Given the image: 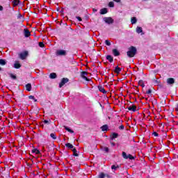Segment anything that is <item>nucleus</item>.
I'll return each mask as SVG.
<instances>
[{
  "instance_id": "c756f323",
  "label": "nucleus",
  "mask_w": 178,
  "mask_h": 178,
  "mask_svg": "<svg viewBox=\"0 0 178 178\" xmlns=\"http://www.w3.org/2000/svg\"><path fill=\"white\" fill-rule=\"evenodd\" d=\"M108 6H109V8H114V6H115V3H113V1H110V2L108 3Z\"/></svg>"
},
{
  "instance_id": "ddd939ff",
  "label": "nucleus",
  "mask_w": 178,
  "mask_h": 178,
  "mask_svg": "<svg viewBox=\"0 0 178 178\" xmlns=\"http://www.w3.org/2000/svg\"><path fill=\"white\" fill-rule=\"evenodd\" d=\"M131 24H136L137 23V18L136 17H133L131 18Z\"/></svg>"
},
{
  "instance_id": "72a5a7b5",
  "label": "nucleus",
  "mask_w": 178,
  "mask_h": 178,
  "mask_svg": "<svg viewBox=\"0 0 178 178\" xmlns=\"http://www.w3.org/2000/svg\"><path fill=\"white\" fill-rule=\"evenodd\" d=\"M43 123H44V124H51V120H44L43 121Z\"/></svg>"
},
{
  "instance_id": "f8f14e48",
  "label": "nucleus",
  "mask_w": 178,
  "mask_h": 178,
  "mask_svg": "<svg viewBox=\"0 0 178 178\" xmlns=\"http://www.w3.org/2000/svg\"><path fill=\"white\" fill-rule=\"evenodd\" d=\"M14 67L15 69H20V67H22V65H20L19 62L16 61L15 63L14 64Z\"/></svg>"
},
{
  "instance_id": "1a4fd4ad",
  "label": "nucleus",
  "mask_w": 178,
  "mask_h": 178,
  "mask_svg": "<svg viewBox=\"0 0 178 178\" xmlns=\"http://www.w3.org/2000/svg\"><path fill=\"white\" fill-rule=\"evenodd\" d=\"M167 83L170 86H172V84H175V79L173 78H168L167 79Z\"/></svg>"
},
{
  "instance_id": "ea45409f",
  "label": "nucleus",
  "mask_w": 178,
  "mask_h": 178,
  "mask_svg": "<svg viewBox=\"0 0 178 178\" xmlns=\"http://www.w3.org/2000/svg\"><path fill=\"white\" fill-rule=\"evenodd\" d=\"M118 168H119V166H116V165H113L111 166V169H112V170H116L118 169Z\"/></svg>"
},
{
  "instance_id": "a878e982",
  "label": "nucleus",
  "mask_w": 178,
  "mask_h": 178,
  "mask_svg": "<svg viewBox=\"0 0 178 178\" xmlns=\"http://www.w3.org/2000/svg\"><path fill=\"white\" fill-rule=\"evenodd\" d=\"M50 79H55L56 77V73L52 72L49 75Z\"/></svg>"
},
{
  "instance_id": "dca6fc26",
  "label": "nucleus",
  "mask_w": 178,
  "mask_h": 178,
  "mask_svg": "<svg viewBox=\"0 0 178 178\" xmlns=\"http://www.w3.org/2000/svg\"><path fill=\"white\" fill-rule=\"evenodd\" d=\"M106 59H107V60L110 61L111 63H112V62H113V57H112V56H111V55L106 56Z\"/></svg>"
},
{
  "instance_id": "412c9836",
  "label": "nucleus",
  "mask_w": 178,
  "mask_h": 178,
  "mask_svg": "<svg viewBox=\"0 0 178 178\" xmlns=\"http://www.w3.org/2000/svg\"><path fill=\"white\" fill-rule=\"evenodd\" d=\"M99 90L100 92H103V94H106V90L102 86L99 87Z\"/></svg>"
},
{
  "instance_id": "f3484780",
  "label": "nucleus",
  "mask_w": 178,
  "mask_h": 178,
  "mask_svg": "<svg viewBox=\"0 0 178 178\" xmlns=\"http://www.w3.org/2000/svg\"><path fill=\"white\" fill-rule=\"evenodd\" d=\"M136 33H138V34H140V33H143V28L140 27V26H137Z\"/></svg>"
},
{
  "instance_id": "473e14b6",
  "label": "nucleus",
  "mask_w": 178,
  "mask_h": 178,
  "mask_svg": "<svg viewBox=\"0 0 178 178\" xmlns=\"http://www.w3.org/2000/svg\"><path fill=\"white\" fill-rule=\"evenodd\" d=\"M29 99H33L35 102H37V99H35V97H34V96H33V95L29 96Z\"/></svg>"
},
{
  "instance_id": "3c124183",
  "label": "nucleus",
  "mask_w": 178,
  "mask_h": 178,
  "mask_svg": "<svg viewBox=\"0 0 178 178\" xmlns=\"http://www.w3.org/2000/svg\"><path fill=\"white\" fill-rule=\"evenodd\" d=\"M176 111H178V104H177V106L176 108Z\"/></svg>"
},
{
  "instance_id": "de8ad7c7",
  "label": "nucleus",
  "mask_w": 178,
  "mask_h": 178,
  "mask_svg": "<svg viewBox=\"0 0 178 178\" xmlns=\"http://www.w3.org/2000/svg\"><path fill=\"white\" fill-rule=\"evenodd\" d=\"M3 10V7L2 6H0V11Z\"/></svg>"
},
{
  "instance_id": "9d476101",
  "label": "nucleus",
  "mask_w": 178,
  "mask_h": 178,
  "mask_svg": "<svg viewBox=\"0 0 178 178\" xmlns=\"http://www.w3.org/2000/svg\"><path fill=\"white\" fill-rule=\"evenodd\" d=\"M108 13V9L107 8H102L100 10V15H106Z\"/></svg>"
},
{
  "instance_id": "a18cd8bd",
  "label": "nucleus",
  "mask_w": 178,
  "mask_h": 178,
  "mask_svg": "<svg viewBox=\"0 0 178 178\" xmlns=\"http://www.w3.org/2000/svg\"><path fill=\"white\" fill-rule=\"evenodd\" d=\"M76 19L79 20V22H81V20H83L80 17H76Z\"/></svg>"
},
{
  "instance_id": "393cba45",
  "label": "nucleus",
  "mask_w": 178,
  "mask_h": 178,
  "mask_svg": "<svg viewBox=\"0 0 178 178\" xmlns=\"http://www.w3.org/2000/svg\"><path fill=\"white\" fill-rule=\"evenodd\" d=\"M138 86L143 88L145 87V85L144 84V81H143V80H140L138 81Z\"/></svg>"
},
{
  "instance_id": "f257e3e1",
  "label": "nucleus",
  "mask_w": 178,
  "mask_h": 178,
  "mask_svg": "<svg viewBox=\"0 0 178 178\" xmlns=\"http://www.w3.org/2000/svg\"><path fill=\"white\" fill-rule=\"evenodd\" d=\"M137 54V49L133 46L129 47V51L127 53L129 58H134V56Z\"/></svg>"
},
{
  "instance_id": "8fccbe9b",
  "label": "nucleus",
  "mask_w": 178,
  "mask_h": 178,
  "mask_svg": "<svg viewBox=\"0 0 178 178\" xmlns=\"http://www.w3.org/2000/svg\"><path fill=\"white\" fill-rule=\"evenodd\" d=\"M93 12H94V13L97 12V9L93 8Z\"/></svg>"
},
{
  "instance_id": "58836bf2",
  "label": "nucleus",
  "mask_w": 178,
  "mask_h": 178,
  "mask_svg": "<svg viewBox=\"0 0 178 178\" xmlns=\"http://www.w3.org/2000/svg\"><path fill=\"white\" fill-rule=\"evenodd\" d=\"M103 151H104L105 152H109V148H108L107 147H104L103 148Z\"/></svg>"
},
{
  "instance_id": "b1692460",
  "label": "nucleus",
  "mask_w": 178,
  "mask_h": 178,
  "mask_svg": "<svg viewBox=\"0 0 178 178\" xmlns=\"http://www.w3.org/2000/svg\"><path fill=\"white\" fill-rule=\"evenodd\" d=\"M0 65H1V66H5V65H6V60L3 59H0Z\"/></svg>"
},
{
  "instance_id": "09e8293b",
  "label": "nucleus",
  "mask_w": 178,
  "mask_h": 178,
  "mask_svg": "<svg viewBox=\"0 0 178 178\" xmlns=\"http://www.w3.org/2000/svg\"><path fill=\"white\" fill-rule=\"evenodd\" d=\"M115 2H118V3H119V2H120V0H113Z\"/></svg>"
},
{
  "instance_id": "0eeeda50",
  "label": "nucleus",
  "mask_w": 178,
  "mask_h": 178,
  "mask_svg": "<svg viewBox=\"0 0 178 178\" xmlns=\"http://www.w3.org/2000/svg\"><path fill=\"white\" fill-rule=\"evenodd\" d=\"M24 37H26V38L31 35V33L30 32V31H29V29H26L24 30Z\"/></svg>"
},
{
  "instance_id": "2f4dec72",
  "label": "nucleus",
  "mask_w": 178,
  "mask_h": 178,
  "mask_svg": "<svg viewBox=\"0 0 178 178\" xmlns=\"http://www.w3.org/2000/svg\"><path fill=\"white\" fill-rule=\"evenodd\" d=\"M50 137H51V138H53V140H56V135L55 134H54V133H51V134H50Z\"/></svg>"
},
{
  "instance_id": "20e7f679",
  "label": "nucleus",
  "mask_w": 178,
  "mask_h": 178,
  "mask_svg": "<svg viewBox=\"0 0 178 178\" xmlns=\"http://www.w3.org/2000/svg\"><path fill=\"white\" fill-rule=\"evenodd\" d=\"M27 56H29L28 51H24V52H22L19 54V57L22 59V60H24Z\"/></svg>"
},
{
  "instance_id": "9b49d317",
  "label": "nucleus",
  "mask_w": 178,
  "mask_h": 178,
  "mask_svg": "<svg viewBox=\"0 0 178 178\" xmlns=\"http://www.w3.org/2000/svg\"><path fill=\"white\" fill-rule=\"evenodd\" d=\"M113 54L114 56H119V55H120V53L116 49H113Z\"/></svg>"
},
{
  "instance_id": "f704fd0d",
  "label": "nucleus",
  "mask_w": 178,
  "mask_h": 178,
  "mask_svg": "<svg viewBox=\"0 0 178 178\" xmlns=\"http://www.w3.org/2000/svg\"><path fill=\"white\" fill-rule=\"evenodd\" d=\"M98 178H105V174H104V172H102L99 175V177Z\"/></svg>"
},
{
  "instance_id": "6e6552de",
  "label": "nucleus",
  "mask_w": 178,
  "mask_h": 178,
  "mask_svg": "<svg viewBox=\"0 0 178 178\" xmlns=\"http://www.w3.org/2000/svg\"><path fill=\"white\" fill-rule=\"evenodd\" d=\"M128 110L131 112H136V111H137V106L136 105L129 106Z\"/></svg>"
},
{
  "instance_id": "aec40b11",
  "label": "nucleus",
  "mask_w": 178,
  "mask_h": 178,
  "mask_svg": "<svg viewBox=\"0 0 178 178\" xmlns=\"http://www.w3.org/2000/svg\"><path fill=\"white\" fill-rule=\"evenodd\" d=\"M120 72H122V69L117 66L115 69V73L119 74Z\"/></svg>"
},
{
  "instance_id": "5701e85b",
  "label": "nucleus",
  "mask_w": 178,
  "mask_h": 178,
  "mask_svg": "<svg viewBox=\"0 0 178 178\" xmlns=\"http://www.w3.org/2000/svg\"><path fill=\"white\" fill-rule=\"evenodd\" d=\"M119 137V134L116 133H113L111 140H113L115 138H118Z\"/></svg>"
},
{
  "instance_id": "49530a36",
  "label": "nucleus",
  "mask_w": 178,
  "mask_h": 178,
  "mask_svg": "<svg viewBox=\"0 0 178 178\" xmlns=\"http://www.w3.org/2000/svg\"><path fill=\"white\" fill-rule=\"evenodd\" d=\"M111 144L112 147H115L116 145V144H115V143H113V142H111Z\"/></svg>"
},
{
  "instance_id": "c9c22d12",
  "label": "nucleus",
  "mask_w": 178,
  "mask_h": 178,
  "mask_svg": "<svg viewBox=\"0 0 178 178\" xmlns=\"http://www.w3.org/2000/svg\"><path fill=\"white\" fill-rule=\"evenodd\" d=\"M39 47H40V48H44V47H45V44H44L42 42H40Z\"/></svg>"
},
{
  "instance_id": "5fc2aeb1",
  "label": "nucleus",
  "mask_w": 178,
  "mask_h": 178,
  "mask_svg": "<svg viewBox=\"0 0 178 178\" xmlns=\"http://www.w3.org/2000/svg\"><path fill=\"white\" fill-rule=\"evenodd\" d=\"M143 1H148V0H143Z\"/></svg>"
},
{
  "instance_id": "2eb2a0df",
  "label": "nucleus",
  "mask_w": 178,
  "mask_h": 178,
  "mask_svg": "<svg viewBox=\"0 0 178 178\" xmlns=\"http://www.w3.org/2000/svg\"><path fill=\"white\" fill-rule=\"evenodd\" d=\"M65 147H67V148H69V149H73L74 148V146H73V145L70 143H66Z\"/></svg>"
},
{
  "instance_id": "6ab92c4d",
  "label": "nucleus",
  "mask_w": 178,
  "mask_h": 178,
  "mask_svg": "<svg viewBox=\"0 0 178 178\" xmlns=\"http://www.w3.org/2000/svg\"><path fill=\"white\" fill-rule=\"evenodd\" d=\"M19 3H20L19 0H14L13 1V6H17V5H19Z\"/></svg>"
},
{
  "instance_id": "603ef678",
  "label": "nucleus",
  "mask_w": 178,
  "mask_h": 178,
  "mask_svg": "<svg viewBox=\"0 0 178 178\" xmlns=\"http://www.w3.org/2000/svg\"><path fill=\"white\" fill-rule=\"evenodd\" d=\"M60 13H63V10H60Z\"/></svg>"
},
{
  "instance_id": "37998d69",
  "label": "nucleus",
  "mask_w": 178,
  "mask_h": 178,
  "mask_svg": "<svg viewBox=\"0 0 178 178\" xmlns=\"http://www.w3.org/2000/svg\"><path fill=\"white\" fill-rule=\"evenodd\" d=\"M152 92V90H151V89H149L147 92H146V93H147V94H151Z\"/></svg>"
},
{
  "instance_id": "cd10ccee",
  "label": "nucleus",
  "mask_w": 178,
  "mask_h": 178,
  "mask_svg": "<svg viewBox=\"0 0 178 178\" xmlns=\"http://www.w3.org/2000/svg\"><path fill=\"white\" fill-rule=\"evenodd\" d=\"M72 152H73L74 156H79V154L77 153V149H76V148H74L72 149Z\"/></svg>"
},
{
  "instance_id": "f03ea898",
  "label": "nucleus",
  "mask_w": 178,
  "mask_h": 178,
  "mask_svg": "<svg viewBox=\"0 0 178 178\" xmlns=\"http://www.w3.org/2000/svg\"><path fill=\"white\" fill-rule=\"evenodd\" d=\"M87 76H88V72L86 71H83L81 72V77L83 79V80H86V81H91V79L87 77Z\"/></svg>"
},
{
  "instance_id": "7ed1b4c3",
  "label": "nucleus",
  "mask_w": 178,
  "mask_h": 178,
  "mask_svg": "<svg viewBox=\"0 0 178 178\" xmlns=\"http://www.w3.org/2000/svg\"><path fill=\"white\" fill-rule=\"evenodd\" d=\"M104 22H105L107 24H113L115 20L113 19L111 17H104L103 18Z\"/></svg>"
},
{
  "instance_id": "423d86ee",
  "label": "nucleus",
  "mask_w": 178,
  "mask_h": 178,
  "mask_svg": "<svg viewBox=\"0 0 178 178\" xmlns=\"http://www.w3.org/2000/svg\"><path fill=\"white\" fill-rule=\"evenodd\" d=\"M66 83H69V79L67 78L62 79L61 82L59 83L60 88H62L63 86L66 84Z\"/></svg>"
},
{
  "instance_id": "4468645a",
  "label": "nucleus",
  "mask_w": 178,
  "mask_h": 178,
  "mask_svg": "<svg viewBox=\"0 0 178 178\" xmlns=\"http://www.w3.org/2000/svg\"><path fill=\"white\" fill-rule=\"evenodd\" d=\"M152 81L154 86H159L161 84V81L159 79H153Z\"/></svg>"
},
{
  "instance_id": "4be33fe9",
  "label": "nucleus",
  "mask_w": 178,
  "mask_h": 178,
  "mask_svg": "<svg viewBox=\"0 0 178 178\" xmlns=\"http://www.w3.org/2000/svg\"><path fill=\"white\" fill-rule=\"evenodd\" d=\"M64 129L68 131L69 133H71V134H73L74 133V131L72 129H70L69 127H66V126H64Z\"/></svg>"
},
{
  "instance_id": "e433bc0d",
  "label": "nucleus",
  "mask_w": 178,
  "mask_h": 178,
  "mask_svg": "<svg viewBox=\"0 0 178 178\" xmlns=\"http://www.w3.org/2000/svg\"><path fill=\"white\" fill-rule=\"evenodd\" d=\"M105 44L106 45H107L108 47H111V42H109V40H106L105 41Z\"/></svg>"
},
{
  "instance_id": "79ce46f5",
  "label": "nucleus",
  "mask_w": 178,
  "mask_h": 178,
  "mask_svg": "<svg viewBox=\"0 0 178 178\" xmlns=\"http://www.w3.org/2000/svg\"><path fill=\"white\" fill-rule=\"evenodd\" d=\"M119 129H120V130H124V125H120V126L119 127Z\"/></svg>"
},
{
  "instance_id": "4c0bfd02",
  "label": "nucleus",
  "mask_w": 178,
  "mask_h": 178,
  "mask_svg": "<svg viewBox=\"0 0 178 178\" xmlns=\"http://www.w3.org/2000/svg\"><path fill=\"white\" fill-rule=\"evenodd\" d=\"M10 77H11V79L13 80H16V76L13 74H10Z\"/></svg>"
},
{
  "instance_id": "7c9ffc66",
  "label": "nucleus",
  "mask_w": 178,
  "mask_h": 178,
  "mask_svg": "<svg viewBox=\"0 0 178 178\" xmlns=\"http://www.w3.org/2000/svg\"><path fill=\"white\" fill-rule=\"evenodd\" d=\"M122 156L124 159H129L127 154H126L124 152H122Z\"/></svg>"
},
{
  "instance_id": "a211bd4d",
  "label": "nucleus",
  "mask_w": 178,
  "mask_h": 178,
  "mask_svg": "<svg viewBox=\"0 0 178 178\" xmlns=\"http://www.w3.org/2000/svg\"><path fill=\"white\" fill-rule=\"evenodd\" d=\"M26 91H31V83H28L26 85Z\"/></svg>"
},
{
  "instance_id": "864d4df0",
  "label": "nucleus",
  "mask_w": 178,
  "mask_h": 178,
  "mask_svg": "<svg viewBox=\"0 0 178 178\" xmlns=\"http://www.w3.org/2000/svg\"><path fill=\"white\" fill-rule=\"evenodd\" d=\"M1 70H2V68H1V67H0V72H1Z\"/></svg>"
},
{
  "instance_id": "c03bdc74",
  "label": "nucleus",
  "mask_w": 178,
  "mask_h": 178,
  "mask_svg": "<svg viewBox=\"0 0 178 178\" xmlns=\"http://www.w3.org/2000/svg\"><path fill=\"white\" fill-rule=\"evenodd\" d=\"M153 136H154V137H158L159 134L156 132H154Z\"/></svg>"
},
{
  "instance_id": "bb28decb",
  "label": "nucleus",
  "mask_w": 178,
  "mask_h": 178,
  "mask_svg": "<svg viewBox=\"0 0 178 178\" xmlns=\"http://www.w3.org/2000/svg\"><path fill=\"white\" fill-rule=\"evenodd\" d=\"M102 131H106V130H108V125H103L102 127Z\"/></svg>"
},
{
  "instance_id": "39448f33",
  "label": "nucleus",
  "mask_w": 178,
  "mask_h": 178,
  "mask_svg": "<svg viewBox=\"0 0 178 178\" xmlns=\"http://www.w3.org/2000/svg\"><path fill=\"white\" fill-rule=\"evenodd\" d=\"M56 55L57 56H66L67 53H66V51H65V50L60 49V50H57V51H56Z\"/></svg>"
},
{
  "instance_id": "a19ab883",
  "label": "nucleus",
  "mask_w": 178,
  "mask_h": 178,
  "mask_svg": "<svg viewBox=\"0 0 178 178\" xmlns=\"http://www.w3.org/2000/svg\"><path fill=\"white\" fill-rule=\"evenodd\" d=\"M128 159H134V157L131 154H128Z\"/></svg>"
},
{
  "instance_id": "c85d7f7f",
  "label": "nucleus",
  "mask_w": 178,
  "mask_h": 178,
  "mask_svg": "<svg viewBox=\"0 0 178 178\" xmlns=\"http://www.w3.org/2000/svg\"><path fill=\"white\" fill-rule=\"evenodd\" d=\"M32 154H40V150L37 149H33L32 150Z\"/></svg>"
}]
</instances>
